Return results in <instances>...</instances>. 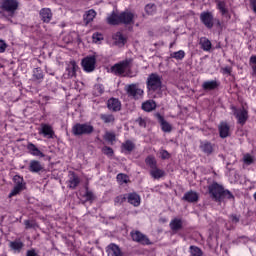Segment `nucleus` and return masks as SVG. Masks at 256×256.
Here are the masks:
<instances>
[{
  "instance_id": "nucleus-56",
  "label": "nucleus",
  "mask_w": 256,
  "mask_h": 256,
  "mask_svg": "<svg viewBox=\"0 0 256 256\" xmlns=\"http://www.w3.org/2000/svg\"><path fill=\"white\" fill-rule=\"evenodd\" d=\"M26 256H39V254H37L35 249H31L26 252Z\"/></svg>"
},
{
  "instance_id": "nucleus-42",
  "label": "nucleus",
  "mask_w": 256,
  "mask_h": 256,
  "mask_svg": "<svg viewBox=\"0 0 256 256\" xmlns=\"http://www.w3.org/2000/svg\"><path fill=\"white\" fill-rule=\"evenodd\" d=\"M104 139H105V141H107L108 143L113 145V142L116 140L115 133L106 132L105 135H104Z\"/></svg>"
},
{
  "instance_id": "nucleus-44",
  "label": "nucleus",
  "mask_w": 256,
  "mask_h": 256,
  "mask_svg": "<svg viewBox=\"0 0 256 256\" xmlns=\"http://www.w3.org/2000/svg\"><path fill=\"white\" fill-rule=\"evenodd\" d=\"M229 219H230V223H233V225H237V223L241 221V215L231 214L229 216Z\"/></svg>"
},
{
  "instance_id": "nucleus-49",
  "label": "nucleus",
  "mask_w": 256,
  "mask_h": 256,
  "mask_svg": "<svg viewBox=\"0 0 256 256\" xmlns=\"http://www.w3.org/2000/svg\"><path fill=\"white\" fill-rule=\"evenodd\" d=\"M126 200H127V197L120 195L114 199V203L115 205H121V203H125Z\"/></svg>"
},
{
  "instance_id": "nucleus-8",
  "label": "nucleus",
  "mask_w": 256,
  "mask_h": 256,
  "mask_svg": "<svg viewBox=\"0 0 256 256\" xmlns=\"http://www.w3.org/2000/svg\"><path fill=\"white\" fill-rule=\"evenodd\" d=\"M200 21L207 27V29H213V25H215V17H213V12H202L200 14Z\"/></svg>"
},
{
  "instance_id": "nucleus-2",
  "label": "nucleus",
  "mask_w": 256,
  "mask_h": 256,
  "mask_svg": "<svg viewBox=\"0 0 256 256\" xmlns=\"http://www.w3.org/2000/svg\"><path fill=\"white\" fill-rule=\"evenodd\" d=\"M19 9L18 0H1L0 1V15L3 19L11 21L15 15H17V10Z\"/></svg>"
},
{
  "instance_id": "nucleus-51",
  "label": "nucleus",
  "mask_w": 256,
  "mask_h": 256,
  "mask_svg": "<svg viewBox=\"0 0 256 256\" xmlns=\"http://www.w3.org/2000/svg\"><path fill=\"white\" fill-rule=\"evenodd\" d=\"M217 7L219 11H221L222 15H225V13H227V8H225V2H218Z\"/></svg>"
},
{
  "instance_id": "nucleus-47",
  "label": "nucleus",
  "mask_w": 256,
  "mask_h": 256,
  "mask_svg": "<svg viewBox=\"0 0 256 256\" xmlns=\"http://www.w3.org/2000/svg\"><path fill=\"white\" fill-rule=\"evenodd\" d=\"M33 76L38 80L43 79V70H41V68H35Z\"/></svg>"
},
{
  "instance_id": "nucleus-55",
  "label": "nucleus",
  "mask_w": 256,
  "mask_h": 256,
  "mask_svg": "<svg viewBox=\"0 0 256 256\" xmlns=\"http://www.w3.org/2000/svg\"><path fill=\"white\" fill-rule=\"evenodd\" d=\"M232 71H233V69L229 66L222 68V73H224V75H231Z\"/></svg>"
},
{
  "instance_id": "nucleus-15",
  "label": "nucleus",
  "mask_w": 256,
  "mask_h": 256,
  "mask_svg": "<svg viewBox=\"0 0 256 256\" xmlns=\"http://www.w3.org/2000/svg\"><path fill=\"white\" fill-rule=\"evenodd\" d=\"M155 117L158 119L163 133H171L173 131V126L160 113H156Z\"/></svg>"
},
{
  "instance_id": "nucleus-52",
  "label": "nucleus",
  "mask_w": 256,
  "mask_h": 256,
  "mask_svg": "<svg viewBox=\"0 0 256 256\" xmlns=\"http://www.w3.org/2000/svg\"><path fill=\"white\" fill-rule=\"evenodd\" d=\"M250 65H252V71L256 73V55H252L249 60Z\"/></svg>"
},
{
  "instance_id": "nucleus-27",
  "label": "nucleus",
  "mask_w": 256,
  "mask_h": 256,
  "mask_svg": "<svg viewBox=\"0 0 256 256\" xmlns=\"http://www.w3.org/2000/svg\"><path fill=\"white\" fill-rule=\"evenodd\" d=\"M9 247L14 253H21L25 244L21 240H14L9 243Z\"/></svg>"
},
{
  "instance_id": "nucleus-31",
  "label": "nucleus",
  "mask_w": 256,
  "mask_h": 256,
  "mask_svg": "<svg viewBox=\"0 0 256 256\" xmlns=\"http://www.w3.org/2000/svg\"><path fill=\"white\" fill-rule=\"evenodd\" d=\"M121 147L123 151L128 154H131L133 151H135V143H133L131 140H126L124 143H122Z\"/></svg>"
},
{
  "instance_id": "nucleus-40",
  "label": "nucleus",
  "mask_w": 256,
  "mask_h": 256,
  "mask_svg": "<svg viewBox=\"0 0 256 256\" xmlns=\"http://www.w3.org/2000/svg\"><path fill=\"white\" fill-rule=\"evenodd\" d=\"M116 179H117L118 183H120V185H123V183H129V176L124 173H119L116 176Z\"/></svg>"
},
{
  "instance_id": "nucleus-43",
  "label": "nucleus",
  "mask_w": 256,
  "mask_h": 256,
  "mask_svg": "<svg viewBox=\"0 0 256 256\" xmlns=\"http://www.w3.org/2000/svg\"><path fill=\"white\" fill-rule=\"evenodd\" d=\"M102 153L104 155H106L107 157H113V155H115V152L113 151V148H111L109 146H104L102 148Z\"/></svg>"
},
{
  "instance_id": "nucleus-17",
  "label": "nucleus",
  "mask_w": 256,
  "mask_h": 256,
  "mask_svg": "<svg viewBox=\"0 0 256 256\" xmlns=\"http://www.w3.org/2000/svg\"><path fill=\"white\" fill-rule=\"evenodd\" d=\"M107 107L109 111H112L113 113H117L121 111V101L117 98H110L107 101Z\"/></svg>"
},
{
  "instance_id": "nucleus-30",
  "label": "nucleus",
  "mask_w": 256,
  "mask_h": 256,
  "mask_svg": "<svg viewBox=\"0 0 256 256\" xmlns=\"http://www.w3.org/2000/svg\"><path fill=\"white\" fill-rule=\"evenodd\" d=\"M108 25H121V20L119 14L112 12L110 16L107 17Z\"/></svg>"
},
{
  "instance_id": "nucleus-7",
  "label": "nucleus",
  "mask_w": 256,
  "mask_h": 256,
  "mask_svg": "<svg viewBox=\"0 0 256 256\" xmlns=\"http://www.w3.org/2000/svg\"><path fill=\"white\" fill-rule=\"evenodd\" d=\"M13 181L15 183V186L10 192L9 197H15V195H19V193L23 191V189H25V183H24L23 177L19 175H15L13 177Z\"/></svg>"
},
{
  "instance_id": "nucleus-18",
  "label": "nucleus",
  "mask_w": 256,
  "mask_h": 256,
  "mask_svg": "<svg viewBox=\"0 0 256 256\" xmlns=\"http://www.w3.org/2000/svg\"><path fill=\"white\" fill-rule=\"evenodd\" d=\"M221 83L217 80H209L202 83V89L203 91H215L216 89H219V86Z\"/></svg>"
},
{
  "instance_id": "nucleus-12",
  "label": "nucleus",
  "mask_w": 256,
  "mask_h": 256,
  "mask_svg": "<svg viewBox=\"0 0 256 256\" xmlns=\"http://www.w3.org/2000/svg\"><path fill=\"white\" fill-rule=\"evenodd\" d=\"M234 116L238 119V123L243 125L249 119V112L244 107L240 109L234 108Z\"/></svg>"
},
{
  "instance_id": "nucleus-3",
  "label": "nucleus",
  "mask_w": 256,
  "mask_h": 256,
  "mask_svg": "<svg viewBox=\"0 0 256 256\" xmlns=\"http://www.w3.org/2000/svg\"><path fill=\"white\" fill-rule=\"evenodd\" d=\"M131 67H133V59H126L114 64L110 68V71L114 75H124V77H126V75H129V73H131Z\"/></svg>"
},
{
  "instance_id": "nucleus-16",
  "label": "nucleus",
  "mask_w": 256,
  "mask_h": 256,
  "mask_svg": "<svg viewBox=\"0 0 256 256\" xmlns=\"http://www.w3.org/2000/svg\"><path fill=\"white\" fill-rule=\"evenodd\" d=\"M231 127L227 122H221L218 126V131L221 139H227L231 135Z\"/></svg>"
},
{
  "instance_id": "nucleus-38",
  "label": "nucleus",
  "mask_w": 256,
  "mask_h": 256,
  "mask_svg": "<svg viewBox=\"0 0 256 256\" xmlns=\"http://www.w3.org/2000/svg\"><path fill=\"white\" fill-rule=\"evenodd\" d=\"M172 59H176L177 61H181L185 59V51L179 50L177 52H173L170 54Z\"/></svg>"
},
{
  "instance_id": "nucleus-13",
  "label": "nucleus",
  "mask_w": 256,
  "mask_h": 256,
  "mask_svg": "<svg viewBox=\"0 0 256 256\" xmlns=\"http://www.w3.org/2000/svg\"><path fill=\"white\" fill-rule=\"evenodd\" d=\"M77 69H79L77 62H75V60L70 61L67 64L66 73L64 74V77H66L67 79L75 77L77 75Z\"/></svg>"
},
{
  "instance_id": "nucleus-26",
  "label": "nucleus",
  "mask_w": 256,
  "mask_h": 256,
  "mask_svg": "<svg viewBox=\"0 0 256 256\" xmlns=\"http://www.w3.org/2000/svg\"><path fill=\"white\" fill-rule=\"evenodd\" d=\"M128 203L134 207H139L141 205V197L137 193H130L127 196Z\"/></svg>"
},
{
  "instance_id": "nucleus-14",
  "label": "nucleus",
  "mask_w": 256,
  "mask_h": 256,
  "mask_svg": "<svg viewBox=\"0 0 256 256\" xmlns=\"http://www.w3.org/2000/svg\"><path fill=\"white\" fill-rule=\"evenodd\" d=\"M200 149L202 151V153H204V155H213V153H215V144L204 140V141H200Z\"/></svg>"
},
{
  "instance_id": "nucleus-37",
  "label": "nucleus",
  "mask_w": 256,
  "mask_h": 256,
  "mask_svg": "<svg viewBox=\"0 0 256 256\" xmlns=\"http://www.w3.org/2000/svg\"><path fill=\"white\" fill-rule=\"evenodd\" d=\"M100 119L103 123H115V116L113 114H101Z\"/></svg>"
},
{
  "instance_id": "nucleus-45",
  "label": "nucleus",
  "mask_w": 256,
  "mask_h": 256,
  "mask_svg": "<svg viewBox=\"0 0 256 256\" xmlns=\"http://www.w3.org/2000/svg\"><path fill=\"white\" fill-rule=\"evenodd\" d=\"M243 161L246 165H253L255 163V159L250 154H246L243 158Z\"/></svg>"
},
{
  "instance_id": "nucleus-22",
  "label": "nucleus",
  "mask_w": 256,
  "mask_h": 256,
  "mask_svg": "<svg viewBox=\"0 0 256 256\" xmlns=\"http://www.w3.org/2000/svg\"><path fill=\"white\" fill-rule=\"evenodd\" d=\"M106 253H108V256H123V252L121 251V248L117 246V244L111 243L106 250Z\"/></svg>"
},
{
  "instance_id": "nucleus-36",
  "label": "nucleus",
  "mask_w": 256,
  "mask_h": 256,
  "mask_svg": "<svg viewBox=\"0 0 256 256\" xmlns=\"http://www.w3.org/2000/svg\"><path fill=\"white\" fill-rule=\"evenodd\" d=\"M116 45H125V37L121 32H117L113 37Z\"/></svg>"
},
{
  "instance_id": "nucleus-28",
  "label": "nucleus",
  "mask_w": 256,
  "mask_h": 256,
  "mask_svg": "<svg viewBox=\"0 0 256 256\" xmlns=\"http://www.w3.org/2000/svg\"><path fill=\"white\" fill-rule=\"evenodd\" d=\"M170 229L171 231H175V232L181 231V229H183V220L179 218H174L173 220H171Z\"/></svg>"
},
{
  "instance_id": "nucleus-34",
  "label": "nucleus",
  "mask_w": 256,
  "mask_h": 256,
  "mask_svg": "<svg viewBox=\"0 0 256 256\" xmlns=\"http://www.w3.org/2000/svg\"><path fill=\"white\" fill-rule=\"evenodd\" d=\"M199 44L201 46V49H203V51H211V47H212L211 41H209V39H207L206 37L200 38Z\"/></svg>"
},
{
  "instance_id": "nucleus-35",
  "label": "nucleus",
  "mask_w": 256,
  "mask_h": 256,
  "mask_svg": "<svg viewBox=\"0 0 256 256\" xmlns=\"http://www.w3.org/2000/svg\"><path fill=\"white\" fill-rule=\"evenodd\" d=\"M145 163L150 168V170L157 168V160L155 159V156L149 155L146 157Z\"/></svg>"
},
{
  "instance_id": "nucleus-25",
  "label": "nucleus",
  "mask_w": 256,
  "mask_h": 256,
  "mask_svg": "<svg viewBox=\"0 0 256 256\" xmlns=\"http://www.w3.org/2000/svg\"><path fill=\"white\" fill-rule=\"evenodd\" d=\"M157 109V103L154 100H148L142 103V110L146 113H151Z\"/></svg>"
},
{
  "instance_id": "nucleus-32",
  "label": "nucleus",
  "mask_w": 256,
  "mask_h": 256,
  "mask_svg": "<svg viewBox=\"0 0 256 256\" xmlns=\"http://www.w3.org/2000/svg\"><path fill=\"white\" fill-rule=\"evenodd\" d=\"M150 176L152 179H161L165 177V170L159 169V167L153 168L150 170Z\"/></svg>"
},
{
  "instance_id": "nucleus-6",
  "label": "nucleus",
  "mask_w": 256,
  "mask_h": 256,
  "mask_svg": "<svg viewBox=\"0 0 256 256\" xmlns=\"http://www.w3.org/2000/svg\"><path fill=\"white\" fill-rule=\"evenodd\" d=\"M125 91L128 97H132V99H139L143 97V89L139 88V84H129L125 87Z\"/></svg>"
},
{
  "instance_id": "nucleus-46",
  "label": "nucleus",
  "mask_w": 256,
  "mask_h": 256,
  "mask_svg": "<svg viewBox=\"0 0 256 256\" xmlns=\"http://www.w3.org/2000/svg\"><path fill=\"white\" fill-rule=\"evenodd\" d=\"M93 43H99V41H103V34L100 32H96L92 35Z\"/></svg>"
},
{
  "instance_id": "nucleus-20",
  "label": "nucleus",
  "mask_w": 256,
  "mask_h": 256,
  "mask_svg": "<svg viewBox=\"0 0 256 256\" xmlns=\"http://www.w3.org/2000/svg\"><path fill=\"white\" fill-rule=\"evenodd\" d=\"M43 164L39 162V160H31L29 164V171L31 173H41V171H44Z\"/></svg>"
},
{
  "instance_id": "nucleus-1",
  "label": "nucleus",
  "mask_w": 256,
  "mask_h": 256,
  "mask_svg": "<svg viewBox=\"0 0 256 256\" xmlns=\"http://www.w3.org/2000/svg\"><path fill=\"white\" fill-rule=\"evenodd\" d=\"M208 191L211 199L217 203H221L223 199H235V196H233L231 191L225 190V188H223V186L217 182H213L210 186H208Z\"/></svg>"
},
{
  "instance_id": "nucleus-4",
  "label": "nucleus",
  "mask_w": 256,
  "mask_h": 256,
  "mask_svg": "<svg viewBox=\"0 0 256 256\" xmlns=\"http://www.w3.org/2000/svg\"><path fill=\"white\" fill-rule=\"evenodd\" d=\"M147 89L150 93H155V91H161L163 87V81L159 74L151 73L149 74L146 81Z\"/></svg>"
},
{
  "instance_id": "nucleus-57",
  "label": "nucleus",
  "mask_w": 256,
  "mask_h": 256,
  "mask_svg": "<svg viewBox=\"0 0 256 256\" xmlns=\"http://www.w3.org/2000/svg\"><path fill=\"white\" fill-rule=\"evenodd\" d=\"M24 225H25L26 229H33V223H31V221H29V220H26L24 222Z\"/></svg>"
},
{
  "instance_id": "nucleus-24",
  "label": "nucleus",
  "mask_w": 256,
  "mask_h": 256,
  "mask_svg": "<svg viewBox=\"0 0 256 256\" xmlns=\"http://www.w3.org/2000/svg\"><path fill=\"white\" fill-rule=\"evenodd\" d=\"M27 150L29 151L30 155H33L34 157H45V154L35 146V144L29 142L27 145Z\"/></svg>"
},
{
  "instance_id": "nucleus-54",
  "label": "nucleus",
  "mask_w": 256,
  "mask_h": 256,
  "mask_svg": "<svg viewBox=\"0 0 256 256\" xmlns=\"http://www.w3.org/2000/svg\"><path fill=\"white\" fill-rule=\"evenodd\" d=\"M7 49V43L5 41L0 40V53H5Z\"/></svg>"
},
{
  "instance_id": "nucleus-11",
  "label": "nucleus",
  "mask_w": 256,
  "mask_h": 256,
  "mask_svg": "<svg viewBox=\"0 0 256 256\" xmlns=\"http://www.w3.org/2000/svg\"><path fill=\"white\" fill-rule=\"evenodd\" d=\"M120 25H133L135 22V14L129 10H125L119 14Z\"/></svg>"
},
{
  "instance_id": "nucleus-33",
  "label": "nucleus",
  "mask_w": 256,
  "mask_h": 256,
  "mask_svg": "<svg viewBox=\"0 0 256 256\" xmlns=\"http://www.w3.org/2000/svg\"><path fill=\"white\" fill-rule=\"evenodd\" d=\"M81 183V180L79 179V176L75 175L73 172L71 174V177L69 179V187L70 189H77V186Z\"/></svg>"
},
{
  "instance_id": "nucleus-53",
  "label": "nucleus",
  "mask_w": 256,
  "mask_h": 256,
  "mask_svg": "<svg viewBox=\"0 0 256 256\" xmlns=\"http://www.w3.org/2000/svg\"><path fill=\"white\" fill-rule=\"evenodd\" d=\"M161 159H169L171 157V154L167 150H161L160 151Z\"/></svg>"
},
{
  "instance_id": "nucleus-5",
  "label": "nucleus",
  "mask_w": 256,
  "mask_h": 256,
  "mask_svg": "<svg viewBox=\"0 0 256 256\" xmlns=\"http://www.w3.org/2000/svg\"><path fill=\"white\" fill-rule=\"evenodd\" d=\"M95 131V127L89 123H76L72 127V133L75 137H79L81 135H91Z\"/></svg>"
},
{
  "instance_id": "nucleus-23",
  "label": "nucleus",
  "mask_w": 256,
  "mask_h": 256,
  "mask_svg": "<svg viewBox=\"0 0 256 256\" xmlns=\"http://www.w3.org/2000/svg\"><path fill=\"white\" fill-rule=\"evenodd\" d=\"M41 133L44 137H47V139H53V135H55L53 127L49 124H41Z\"/></svg>"
},
{
  "instance_id": "nucleus-29",
  "label": "nucleus",
  "mask_w": 256,
  "mask_h": 256,
  "mask_svg": "<svg viewBox=\"0 0 256 256\" xmlns=\"http://www.w3.org/2000/svg\"><path fill=\"white\" fill-rule=\"evenodd\" d=\"M95 17H97V12H95V10L90 9V10L86 11L83 16L85 25H89V23H91V21H93V19H95Z\"/></svg>"
},
{
  "instance_id": "nucleus-21",
  "label": "nucleus",
  "mask_w": 256,
  "mask_h": 256,
  "mask_svg": "<svg viewBox=\"0 0 256 256\" xmlns=\"http://www.w3.org/2000/svg\"><path fill=\"white\" fill-rule=\"evenodd\" d=\"M40 18L43 23H49L53 19V12L49 8H43L40 10Z\"/></svg>"
},
{
  "instance_id": "nucleus-41",
  "label": "nucleus",
  "mask_w": 256,
  "mask_h": 256,
  "mask_svg": "<svg viewBox=\"0 0 256 256\" xmlns=\"http://www.w3.org/2000/svg\"><path fill=\"white\" fill-rule=\"evenodd\" d=\"M190 253L192 256H203V250L197 246H190Z\"/></svg>"
},
{
  "instance_id": "nucleus-19",
  "label": "nucleus",
  "mask_w": 256,
  "mask_h": 256,
  "mask_svg": "<svg viewBox=\"0 0 256 256\" xmlns=\"http://www.w3.org/2000/svg\"><path fill=\"white\" fill-rule=\"evenodd\" d=\"M182 201H186L187 203H197V201H199V193L190 190L184 194Z\"/></svg>"
},
{
  "instance_id": "nucleus-48",
  "label": "nucleus",
  "mask_w": 256,
  "mask_h": 256,
  "mask_svg": "<svg viewBox=\"0 0 256 256\" xmlns=\"http://www.w3.org/2000/svg\"><path fill=\"white\" fill-rule=\"evenodd\" d=\"M136 123L139 125V127H142L143 129L147 127V119L143 117H139L138 119H136Z\"/></svg>"
},
{
  "instance_id": "nucleus-10",
  "label": "nucleus",
  "mask_w": 256,
  "mask_h": 256,
  "mask_svg": "<svg viewBox=\"0 0 256 256\" xmlns=\"http://www.w3.org/2000/svg\"><path fill=\"white\" fill-rule=\"evenodd\" d=\"M132 240L136 243H139L140 245H151V240H149V237L147 235L141 233V231H132L130 233Z\"/></svg>"
},
{
  "instance_id": "nucleus-50",
  "label": "nucleus",
  "mask_w": 256,
  "mask_h": 256,
  "mask_svg": "<svg viewBox=\"0 0 256 256\" xmlns=\"http://www.w3.org/2000/svg\"><path fill=\"white\" fill-rule=\"evenodd\" d=\"M84 197H86V201H94L95 200V195L93 194V192H91L89 190H86Z\"/></svg>"
},
{
  "instance_id": "nucleus-9",
  "label": "nucleus",
  "mask_w": 256,
  "mask_h": 256,
  "mask_svg": "<svg viewBox=\"0 0 256 256\" xmlns=\"http://www.w3.org/2000/svg\"><path fill=\"white\" fill-rule=\"evenodd\" d=\"M96 63L97 58L95 56H87L82 59V67L86 73H92V71H95Z\"/></svg>"
},
{
  "instance_id": "nucleus-39",
  "label": "nucleus",
  "mask_w": 256,
  "mask_h": 256,
  "mask_svg": "<svg viewBox=\"0 0 256 256\" xmlns=\"http://www.w3.org/2000/svg\"><path fill=\"white\" fill-rule=\"evenodd\" d=\"M93 93H94L95 97H99V96L103 95V93H105V88L103 87L102 84H96L94 86Z\"/></svg>"
}]
</instances>
